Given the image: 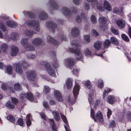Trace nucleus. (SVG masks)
<instances>
[{
    "label": "nucleus",
    "mask_w": 131,
    "mask_h": 131,
    "mask_svg": "<svg viewBox=\"0 0 131 131\" xmlns=\"http://www.w3.org/2000/svg\"><path fill=\"white\" fill-rule=\"evenodd\" d=\"M71 48L70 49V51L72 52H74L76 59L78 60L81 59L83 56L80 49V46L78 45L75 41H73L71 44Z\"/></svg>",
    "instance_id": "f257e3e1"
},
{
    "label": "nucleus",
    "mask_w": 131,
    "mask_h": 131,
    "mask_svg": "<svg viewBox=\"0 0 131 131\" xmlns=\"http://www.w3.org/2000/svg\"><path fill=\"white\" fill-rule=\"evenodd\" d=\"M103 5L104 8H103L101 7V4H98L96 5L97 8L101 12L103 11L104 8L109 11L112 10V8L111 5L108 1L106 0H104Z\"/></svg>",
    "instance_id": "f03ea898"
},
{
    "label": "nucleus",
    "mask_w": 131,
    "mask_h": 131,
    "mask_svg": "<svg viewBox=\"0 0 131 131\" xmlns=\"http://www.w3.org/2000/svg\"><path fill=\"white\" fill-rule=\"evenodd\" d=\"M94 113V110L91 108V117L94 119L95 121L100 123L102 122L103 121V119L101 112L100 111L97 112L96 116V118H95Z\"/></svg>",
    "instance_id": "7ed1b4c3"
},
{
    "label": "nucleus",
    "mask_w": 131,
    "mask_h": 131,
    "mask_svg": "<svg viewBox=\"0 0 131 131\" xmlns=\"http://www.w3.org/2000/svg\"><path fill=\"white\" fill-rule=\"evenodd\" d=\"M18 101L15 98H12L11 101L7 102L6 104V106L9 109H14L15 107V104L17 103Z\"/></svg>",
    "instance_id": "20e7f679"
},
{
    "label": "nucleus",
    "mask_w": 131,
    "mask_h": 131,
    "mask_svg": "<svg viewBox=\"0 0 131 131\" xmlns=\"http://www.w3.org/2000/svg\"><path fill=\"white\" fill-rule=\"evenodd\" d=\"M28 40L25 38L21 40V44L23 45L24 47L28 50H32L34 49V48L32 46H30L29 44L27 43Z\"/></svg>",
    "instance_id": "39448f33"
},
{
    "label": "nucleus",
    "mask_w": 131,
    "mask_h": 131,
    "mask_svg": "<svg viewBox=\"0 0 131 131\" xmlns=\"http://www.w3.org/2000/svg\"><path fill=\"white\" fill-rule=\"evenodd\" d=\"M46 70L48 74L52 76H54L55 75V71L52 66H50L49 64H47L46 67Z\"/></svg>",
    "instance_id": "423d86ee"
},
{
    "label": "nucleus",
    "mask_w": 131,
    "mask_h": 131,
    "mask_svg": "<svg viewBox=\"0 0 131 131\" xmlns=\"http://www.w3.org/2000/svg\"><path fill=\"white\" fill-rule=\"evenodd\" d=\"M27 25L30 27H34L35 30L37 31H39V28L38 23H35L34 21H30L27 23Z\"/></svg>",
    "instance_id": "0eeeda50"
},
{
    "label": "nucleus",
    "mask_w": 131,
    "mask_h": 131,
    "mask_svg": "<svg viewBox=\"0 0 131 131\" xmlns=\"http://www.w3.org/2000/svg\"><path fill=\"white\" fill-rule=\"evenodd\" d=\"M89 102L90 105L91 104L96 106L98 105L100 102V101L99 100L97 99L94 100L92 97V96L89 95V97L88 98Z\"/></svg>",
    "instance_id": "6e6552de"
},
{
    "label": "nucleus",
    "mask_w": 131,
    "mask_h": 131,
    "mask_svg": "<svg viewBox=\"0 0 131 131\" xmlns=\"http://www.w3.org/2000/svg\"><path fill=\"white\" fill-rule=\"evenodd\" d=\"M80 89V86L78 84H75L73 90V93L75 98H76L79 94V91Z\"/></svg>",
    "instance_id": "1a4fd4ad"
},
{
    "label": "nucleus",
    "mask_w": 131,
    "mask_h": 131,
    "mask_svg": "<svg viewBox=\"0 0 131 131\" xmlns=\"http://www.w3.org/2000/svg\"><path fill=\"white\" fill-rule=\"evenodd\" d=\"M64 62L65 65L69 67H72L74 64V61L71 58H68L66 59Z\"/></svg>",
    "instance_id": "9d476101"
},
{
    "label": "nucleus",
    "mask_w": 131,
    "mask_h": 131,
    "mask_svg": "<svg viewBox=\"0 0 131 131\" xmlns=\"http://www.w3.org/2000/svg\"><path fill=\"white\" fill-rule=\"evenodd\" d=\"M71 33L73 37H77L79 34V31L78 28L75 27L72 28L71 29Z\"/></svg>",
    "instance_id": "9b49d317"
},
{
    "label": "nucleus",
    "mask_w": 131,
    "mask_h": 131,
    "mask_svg": "<svg viewBox=\"0 0 131 131\" xmlns=\"http://www.w3.org/2000/svg\"><path fill=\"white\" fill-rule=\"evenodd\" d=\"M54 94L56 100L60 101H61L63 99L61 93L58 90H56L54 92Z\"/></svg>",
    "instance_id": "f8f14e48"
},
{
    "label": "nucleus",
    "mask_w": 131,
    "mask_h": 131,
    "mask_svg": "<svg viewBox=\"0 0 131 131\" xmlns=\"http://www.w3.org/2000/svg\"><path fill=\"white\" fill-rule=\"evenodd\" d=\"M36 76V73L35 71H30L27 75V78L29 80L33 81L35 80Z\"/></svg>",
    "instance_id": "ddd939ff"
},
{
    "label": "nucleus",
    "mask_w": 131,
    "mask_h": 131,
    "mask_svg": "<svg viewBox=\"0 0 131 131\" xmlns=\"http://www.w3.org/2000/svg\"><path fill=\"white\" fill-rule=\"evenodd\" d=\"M116 24L119 28H123L125 25V21L123 19L118 20L116 21Z\"/></svg>",
    "instance_id": "4468645a"
},
{
    "label": "nucleus",
    "mask_w": 131,
    "mask_h": 131,
    "mask_svg": "<svg viewBox=\"0 0 131 131\" xmlns=\"http://www.w3.org/2000/svg\"><path fill=\"white\" fill-rule=\"evenodd\" d=\"M72 79L71 78L68 79L66 81V83L67 88L70 89L72 87Z\"/></svg>",
    "instance_id": "2eb2a0df"
},
{
    "label": "nucleus",
    "mask_w": 131,
    "mask_h": 131,
    "mask_svg": "<svg viewBox=\"0 0 131 131\" xmlns=\"http://www.w3.org/2000/svg\"><path fill=\"white\" fill-rule=\"evenodd\" d=\"M6 24L8 26L12 28H15L17 26V24L13 21H7Z\"/></svg>",
    "instance_id": "dca6fc26"
},
{
    "label": "nucleus",
    "mask_w": 131,
    "mask_h": 131,
    "mask_svg": "<svg viewBox=\"0 0 131 131\" xmlns=\"http://www.w3.org/2000/svg\"><path fill=\"white\" fill-rule=\"evenodd\" d=\"M61 118H62V120L63 121L64 123L66 124V125H64V127L66 131H70L68 129V128H67V126H68V123L67 122V119L66 117L64 115H61Z\"/></svg>",
    "instance_id": "f3484780"
},
{
    "label": "nucleus",
    "mask_w": 131,
    "mask_h": 131,
    "mask_svg": "<svg viewBox=\"0 0 131 131\" xmlns=\"http://www.w3.org/2000/svg\"><path fill=\"white\" fill-rule=\"evenodd\" d=\"M99 21L100 23V24L103 27H104L105 25H104L106 23V19L103 17H100L99 19Z\"/></svg>",
    "instance_id": "a211bd4d"
},
{
    "label": "nucleus",
    "mask_w": 131,
    "mask_h": 131,
    "mask_svg": "<svg viewBox=\"0 0 131 131\" xmlns=\"http://www.w3.org/2000/svg\"><path fill=\"white\" fill-rule=\"evenodd\" d=\"M52 113L55 119L57 121H59L60 119V117L58 112L54 110L52 112Z\"/></svg>",
    "instance_id": "6ab92c4d"
},
{
    "label": "nucleus",
    "mask_w": 131,
    "mask_h": 131,
    "mask_svg": "<svg viewBox=\"0 0 131 131\" xmlns=\"http://www.w3.org/2000/svg\"><path fill=\"white\" fill-rule=\"evenodd\" d=\"M18 52V48L16 47L12 48L11 52V54L12 56H14L16 55Z\"/></svg>",
    "instance_id": "aec40b11"
},
{
    "label": "nucleus",
    "mask_w": 131,
    "mask_h": 131,
    "mask_svg": "<svg viewBox=\"0 0 131 131\" xmlns=\"http://www.w3.org/2000/svg\"><path fill=\"white\" fill-rule=\"evenodd\" d=\"M24 96L30 101L33 100L34 99V97L32 93L30 92H28L26 95H24Z\"/></svg>",
    "instance_id": "412c9836"
},
{
    "label": "nucleus",
    "mask_w": 131,
    "mask_h": 131,
    "mask_svg": "<svg viewBox=\"0 0 131 131\" xmlns=\"http://www.w3.org/2000/svg\"><path fill=\"white\" fill-rule=\"evenodd\" d=\"M62 12L65 15H69L71 14V12H70L68 9L66 7H64L63 8Z\"/></svg>",
    "instance_id": "4be33fe9"
},
{
    "label": "nucleus",
    "mask_w": 131,
    "mask_h": 131,
    "mask_svg": "<svg viewBox=\"0 0 131 131\" xmlns=\"http://www.w3.org/2000/svg\"><path fill=\"white\" fill-rule=\"evenodd\" d=\"M110 40L111 42L113 44L116 46L118 45L119 42L116 38L112 37L111 38Z\"/></svg>",
    "instance_id": "5701e85b"
},
{
    "label": "nucleus",
    "mask_w": 131,
    "mask_h": 131,
    "mask_svg": "<svg viewBox=\"0 0 131 131\" xmlns=\"http://www.w3.org/2000/svg\"><path fill=\"white\" fill-rule=\"evenodd\" d=\"M102 42L101 41L96 42L94 45V47L97 50H99L100 49L101 45Z\"/></svg>",
    "instance_id": "b1692460"
},
{
    "label": "nucleus",
    "mask_w": 131,
    "mask_h": 131,
    "mask_svg": "<svg viewBox=\"0 0 131 131\" xmlns=\"http://www.w3.org/2000/svg\"><path fill=\"white\" fill-rule=\"evenodd\" d=\"M67 101L70 105H72L74 102L75 100L73 99L72 97L71 96H68L67 98Z\"/></svg>",
    "instance_id": "393cba45"
},
{
    "label": "nucleus",
    "mask_w": 131,
    "mask_h": 131,
    "mask_svg": "<svg viewBox=\"0 0 131 131\" xmlns=\"http://www.w3.org/2000/svg\"><path fill=\"white\" fill-rule=\"evenodd\" d=\"M16 72L19 74H21L23 73V70L20 67V65L17 64L16 65L15 70Z\"/></svg>",
    "instance_id": "a878e982"
},
{
    "label": "nucleus",
    "mask_w": 131,
    "mask_h": 131,
    "mask_svg": "<svg viewBox=\"0 0 131 131\" xmlns=\"http://www.w3.org/2000/svg\"><path fill=\"white\" fill-rule=\"evenodd\" d=\"M47 39L50 42H52L54 44L57 45H58V42L54 39L51 38L50 36H49L47 38Z\"/></svg>",
    "instance_id": "bb28decb"
},
{
    "label": "nucleus",
    "mask_w": 131,
    "mask_h": 131,
    "mask_svg": "<svg viewBox=\"0 0 131 131\" xmlns=\"http://www.w3.org/2000/svg\"><path fill=\"white\" fill-rule=\"evenodd\" d=\"M114 97L112 96H108L107 99V101L109 103L112 104L113 103Z\"/></svg>",
    "instance_id": "cd10ccee"
},
{
    "label": "nucleus",
    "mask_w": 131,
    "mask_h": 131,
    "mask_svg": "<svg viewBox=\"0 0 131 131\" xmlns=\"http://www.w3.org/2000/svg\"><path fill=\"white\" fill-rule=\"evenodd\" d=\"M90 19L92 23L93 24H96L97 23V20L95 16L92 15L90 17Z\"/></svg>",
    "instance_id": "c85d7f7f"
},
{
    "label": "nucleus",
    "mask_w": 131,
    "mask_h": 131,
    "mask_svg": "<svg viewBox=\"0 0 131 131\" xmlns=\"http://www.w3.org/2000/svg\"><path fill=\"white\" fill-rule=\"evenodd\" d=\"M111 44V42L108 39L106 40L104 43V45L105 48H107Z\"/></svg>",
    "instance_id": "c756f323"
},
{
    "label": "nucleus",
    "mask_w": 131,
    "mask_h": 131,
    "mask_svg": "<svg viewBox=\"0 0 131 131\" xmlns=\"http://www.w3.org/2000/svg\"><path fill=\"white\" fill-rule=\"evenodd\" d=\"M13 71V68L10 66H8L6 68L7 73L9 74H11Z\"/></svg>",
    "instance_id": "7c9ffc66"
},
{
    "label": "nucleus",
    "mask_w": 131,
    "mask_h": 131,
    "mask_svg": "<svg viewBox=\"0 0 131 131\" xmlns=\"http://www.w3.org/2000/svg\"><path fill=\"white\" fill-rule=\"evenodd\" d=\"M41 42V40L40 39L36 38L33 41V43L34 44L39 45L40 44Z\"/></svg>",
    "instance_id": "2f4dec72"
},
{
    "label": "nucleus",
    "mask_w": 131,
    "mask_h": 131,
    "mask_svg": "<svg viewBox=\"0 0 131 131\" xmlns=\"http://www.w3.org/2000/svg\"><path fill=\"white\" fill-rule=\"evenodd\" d=\"M14 88L15 89L18 91L21 90L22 89L21 85L18 83H16L15 84Z\"/></svg>",
    "instance_id": "473e14b6"
},
{
    "label": "nucleus",
    "mask_w": 131,
    "mask_h": 131,
    "mask_svg": "<svg viewBox=\"0 0 131 131\" xmlns=\"http://www.w3.org/2000/svg\"><path fill=\"white\" fill-rule=\"evenodd\" d=\"M7 45L6 43H4L1 45V49L2 51H4L7 49Z\"/></svg>",
    "instance_id": "72a5a7b5"
},
{
    "label": "nucleus",
    "mask_w": 131,
    "mask_h": 131,
    "mask_svg": "<svg viewBox=\"0 0 131 131\" xmlns=\"http://www.w3.org/2000/svg\"><path fill=\"white\" fill-rule=\"evenodd\" d=\"M122 39L126 42H128L129 40V39L128 37L125 35L122 34L121 35Z\"/></svg>",
    "instance_id": "f704fd0d"
},
{
    "label": "nucleus",
    "mask_w": 131,
    "mask_h": 131,
    "mask_svg": "<svg viewBox=\"0 0 131 131\" xmlns=\"http://www.w3.org/2000/svg\"><path fill=\"white\" fill-rule=\"evenodd\" d=\"M112 90L111 89L109 88H106L104 91L103 93L104 97L106 96L107 95V93L111 91Z\"/></svg>",
    "instance_id": "c9c22d12"
},
{
    "label": "nucleus",
    "mask_w": 131,
    "mask_h": 131,
    "mask_svg": "<svg viewBox=\"0 0 131 131\" xmlns=\"http://www.w3.org/2000/svg\"><path fill=\"white\" fill-rule=\"evenodd\" d=\"M50 121L52 122V131H58L57 130L56 128V127L55 124H54L53 120L52 119H49Z\"/></svg>",
    "instance_id": "e433bc0d"
},
{
    "label": "nucleus",
    "mask_w": 131,
    "mask_h": 131,
    "mask_svg": "<svg viewBox=\"0 0 131 131\" xmlns=\"http://www.w3.org/2000/svg\"><path fill=\"white\" fill-rule=\"evenodd\" d=\"M50 89L48 86H44L43 89V92L44 94H47L50 91Z\"/></svg>",
    "instance_id": "4c0bfd02"
},
{
    "label": "nucleus",
    "mask_w": 131,
    "mask_h": 131,
    "mask_svg": "<svg viewBox=\"0 0 131 131\" xmlns=\"http://www.w3.org/2000/svg\"><path fill=\"white\" fill-rule=\"evenodd\" d=\"M30 117V114H28L27 115L26 118L27 119V125L28 126H29L31 124V122L29 118Z\"/></svg>",
    "instance_id": "58836bf2"
},
{
    "label": "nucleus",
    "mask_w": 131,
    "mask_h": 131,
    "mask_svg": "<svg viewBox=\"0 0 131 131\" xmlns=\"http://www.w3.org/2000/svg\"><path fill=\"white\" fill-rule=\"evenodd\" d=\"M7 119L12 122L15 121V118L12 115H8L7 117Z\"/></svg>",
    "instance_id": "ea45409f"
},
{
    "label": "nucleus",
    "mask_w": 131,
    "mask_h": 131,
    "mask_svg": "<svg viewBox=\"0 0 131 131\" xmlns=\"http://www.w3.org/2000/svg\"><path fill=\"white\" fill-rule=\"evenodd\" d=\"M85 85L86 88L88 89H91L92 87L91 84L89 81H86L85 82Z\"/></svg>",
    "instance_id": "a19ab883"
},
{
    "label": "nucleus",
    "mask_w": 131,
    "mask_h": 131,
    "mask_svg": "<svg viewBox=\"0 0 131 131\" xmlns=\"http://www.w3.org/2000/svg\"><path fill=\"white\" fill-rule=\"evenodd\" d=\"M104 84L103 81L101 80H99L98 81V87L101 89L103 88V87Z\"/></svg>",
    "instance_id": "79ce46f5"
},
{
    "label": "nucleus",
    "mask_w": 131,
    "mask_h": 131,
    "mask_svg": "<svg viewBox=\"0 0 131 131\" xmlns=\"http://www.w3.org/2000/svg\"><path fill=\"white\" fill-rule=\"evenodd\" d=\"M111 29V32L114 34L117 35L118 34V30L112 27Z\"/></svg>",
    "instance_id": "37998d69"
},
{
    "label": "nucleus",
    "mask_w": 131,
    "mask_h": 131,
    "mask_svg": "<svg viewBox=\"0 0 131 131\" xmlns=\"http://www.w3.org/2000/svg\"><path fill=\"white\" fill-rule=\"evenodd\" d=\"M91 52L90 50L88 49H86L84 52V54L86 56L90 55L91 54Z\"/></svg>",
    "instance_id": "c03bdc74"
},
{
    "label": "nucleus",
    "mask_w": 131,
    "mask_h": 131,
    "mask_svg": "<svg viewBox=\"0 0 131 131\" xmlns=\"http://www.w3.org/2000/svg\"><path fill=\"white\" fill-rule=\"evenodd\" d=\"M17 37V35H16V34H14L13 35V36H12L10 37H8V36L6 37H5V38H9L11 39H12L13 40H15L16 39V37Z\"/></svg>",
    "instance_id": "a18cd8bd"
},
{
    "label": "nucleus",
    "mask_w": 131,
    "mask_h": 131,
    "mask_svg": "<svg viewBox=\"0 0 131 131\" xmlns=\"http://www.w3.org/2000/svg\"><path fill=\"white\" fill-rule=\"evenodd\" d=\"M84 40L87 42H89L90 41V35H85L84 36Z\"/></svg>",
    "instance_id": "49530a36"
},
{
    "label": "nucleus",
    "mask_w": 131,
    "mask_h": 131,
    "mask_svg": "<svg viewBox=\"0 0 131 131\" xmlns=\"http://www.w3.org/2000/svg\"><path fill=\"white\" fill-rule=\"evenodd\" d=\"M17 123L18 125L20 126H23L24 123L23 119L21 118L18 119L17 121Z\"/></svg>",
    "instance_id": "de8ad7c7"
},
{
    "label": "nucleus",
    "mask_w": 131,
    "mask_h": 131,
    "mask_svg": "<svg viewBox=\"0 0 131 131\" xmlns=\"http://www.w3.org/2000/svg\"><path fill=\"white\" fill-rule=\"evenodd\" d=\"M84 7L85 10H89L90 9V6L89 3H85L83 5Z\"/></svg>",
    "instance_id": "09e8293b"
},
{
    "label": "nucleus",
    "mask_w": 131,
    "mask_h": 131,
    "mask_svg": "<svg viewBox=\"0 0 131 131\" xmlns=\"http://www.w3.org/2000/svg\"><path fill=\"white\" fill-rule=\"evenodd\" d=\"M91 34L92 35L94 36H97L99 35L98 33L94 29L92 30Z\"/></svg>",
    "instance_id": "8fccbe9b"
},
{
    "label": "nucleus",
    "mask_w": 131,
    "mask_h": 131,
    "mask_svg": "<svg viewBox=\"0 0 131 131\" xmlns=\"http://www.w3.org/2000/svg\"><path fill=\"white\" fill-rule=\"evenodd\" d=\"M109 125L110 127H114L116 126V123L114 121H112L110 122Z\"/></svg>",
    "instance_id": "3c124183"
},
{
    "label": "nucleus",
    "mask_w": 131,
    "mask_h": 131,
    "mask_svg": "<svg viewBox=\"0 0 131 131\" xmlns=\"http://www.w3.org/2000/svg\"><path fill=\"white\" fill-rule=\"evenodd\" d=\"M0 28L3 31H5L6 30V28L4 25L2 23H0Z\"/></svg>",
    "instance_id": "603ef678"
},
{
    "label": "nucleus",
    "mask_w": 131,
    "mask_h": 131,
    "mask_svg": "<svg viewBox=\"0 0 131 131\" xmlns=\"http://www.w3.org/2000/svg\"><path fill=\"white\" fill-rule=\"evenodd\" d=\"M79 72V70L75 69L74 70L72 71L73 74L75 75H77Z\"/></svg>",
    "instance_id": "864d4df0"
},
{
    "label": "nucleus",
    "mask_w": 131,
    "mask_h": 131,
    "mask_svg": "<svg viewBox=\"0 0 131 131\" xmlns=\"http://www.w3.org/2000/svg\"><path fill=\"white\" fill-rule=\"evenodd\" d=\"M76 20L77 23H80L81 21V19L80 16L78 15L76 17Z\"/></svg>",
    "instance_id": "5fc2aeb1"
},
{
    "label": "nucleus",
    "mask_w": 131,
    "mask_h": 131,
    "mask_svg": "<svg viewBox=\"0 0 131 131\" xmlns=\"http://www.w3.org/2000/svg\"><path fill=\"white\" fill-rule=\"evenodd\" d=\"M112 114V112L111 110L108 109V111L107 112V116L108 118H109L110 116Z\"/></svg>",
    "instance_id": "6e6d98bb"
},
{
    "label": "nucleus",
    "mask_w": 131,
    "mask_h": 131,
    "mask_svg": "<svg viewBox=\"0 0 131 131\" xmlns=\"http://www.w3.org/2000/svg\"><path fill=\"white\" fill-rule=\"evenodd\" d=\"M40 115L42 118L45 120L46 119V116L44 113H41Z\"/></svg>",
    "instance_id": "4d7b16f0"
},
{
    "label": "nucleus",
    "mask_w": 131,
    "mask_h": 131,
    "mask_svg": "<svg viewBox=\"0 0 131 131\" xmlns=\"http://www.w3.org/2000/svg\"><path fill=\"white\" fill-rule=\"evenodd\" d=\"M80 0H73L74 3L75 5H78L79 4Z\"/></svg>",
    "instance_id": "13d9d810"
},
{
    "label": "nucleus",
    "mask_w": 131,
    "mask_h": 131,
    "mask_svg": "<svg viewBox=\"0 0 131 131\" xmlns=\"http://www.w3.org/2000/svg\"><path fill=\"white\" fill-rule=\"evenodd\" d=\"M128 34L129 36L131 38V28L129 27L128 29Z\"/></svg>",
    "instance_id": "bf43d9fd"
},
{
    "label": "nucleus",
    "mask_w": 131,
    "mask_h": 131,
    "mask_svg": "<svg viewBox=\"0 0 131 131\" xmlns=\"http://www.w3.org/2000/svg\"><path fill=\"white\" fill-rule=\"evenodd\" d=\"M43 105L46 108H48V106L47 103L46 102H44L43 103Z\"/></svg>",
    "instance_id": "052dcab7"
},
{
    "label": "nucleus",
    "mask_w": 131,
    "mask_h": 131,
    "mask_svg": "<svg viewBox=\"0 0 131 131\" xmlns=\"http://www.w3.org/2000/svg\"><path fill=\"white\" fill-rule=\"evenodd\" d=\"M113 10L114 13H117L118 12V9L117 8H114L113 9Z\"/></svg>",
    "instance_id": "680f3d73"
},
{
    "label": "nucleus",
    "mask_w": 131,
    "mask_h": 131,
    "mask_svg": "<svg viewBox=\"0 0 131 131\" xmlns=\"http://www.w3.org/2000/svg\"><path fill=\"white\" fill-rule=\"evenodd\" d=\"M50 25H51V26L53 28L56 27V24L53 23H51Z\"/></svg>",
    "instance_id": "e2e57ef3"
},
{
    "label": "nucleus",
    "mask_w": 131,
    "mask_h": 131,
    "mask_svg": "<svg viewBox=\"0 0 131 131\" xmlns=\"http://www.w3.org/2000/svg\"><path fill=\"white\" fill-rule=\"evenodd\" d=\"M2 88L4 90H5L6 89V86L4 84H3L1 85Z\"/></svg>",
    "instance_id": "0e129e2a"
},
{
    "label": "nucleus",
    "mask_w": 131,
    "mask_h": 131,
    "mask_svg": "<svg viewBox=\"0 0 131 131\" xmlns=\"http://www.w3.org/2000/svg\"><path fill=\"white\" fill-rule=\"evenodd\" d=\"M50 104L51 105H53L55 104V102L53 100H51L50 102Z\"/></svg>",
    "instance_id": "69168bd1"
},
{
    "label": "nucleus",
    "mask_w": 131,
    "mask_h": 131,
    "mask_svg": "<svg viewBox=\"0 0 131 131\" xmlns=\"http://www.w3.org/2000/svg\"><path fill=\"white\" fill-rule=\"evenodd\" d=\"M81 16L82 17L84 18H84H87L86 15H85V14L84 13L82 14Z\"/></svg>",
    "instance_id": "338daca9"
},
{
    "label": "nucleus",
    "mask_w": 131,
    "mask_h": 131,
    "mask_svg": "<svg viewBox=\"0 0 131 131\" xmlns=\"http://www.w3.org/2000/svg\"><path fill=\"white\" fill-rule=\"evenodd\" d=\"M53 66H54L55 68H57L58 66V65L57 63H56L54 64V63H53L52 64Z\"/></svg>",
    "instance_id": "774afa93"
}]
</instances>
